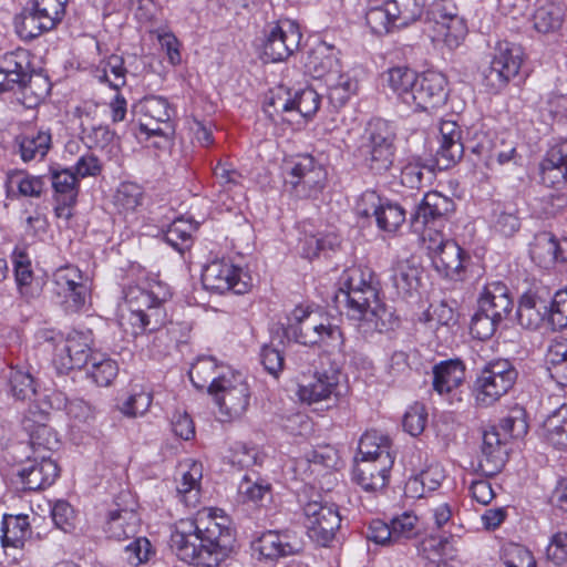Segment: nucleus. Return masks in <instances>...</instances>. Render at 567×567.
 Wrapping results in <instances>:
<instances>
[{"mask_svg": "<svg viewBox=\"0 0 567 567\" xmlns=\"http://www.w3.org/2000/svg\"><path fill=\"white\" fill-rule=\"evenodd\" d=\"M338 299L348 306V316L360 322L364 333L393 329L398 322L394 313L379 298L371 270L361 267L347 269L340 280Z\"/></svg>", "mask_w": 567, "mask_h": 567, "instance_id": "f257e3e1", "label": "nucleus"}, {"mask_svg": "<svg viewBox=\"0 0 567 567\" xmlns=\"http://www.w3.org/2000/svg\"><path fill=\"white\" fill-rule=\"evenodd\" d=\"M296 342L303 346L322 344L344 352V340L341 329L332 324L328 317L308 308L296 307L289 317V323L285 331Z\"/></svg>", "mask_w": 567, "mask_h": 567, "instance_id": "f03ea898", "label": "nucleus"}, {"mask_svg": "<svg viewBox=\"0 0 567 567\" xmlns=\"http://www.w3.org/2000/svg\"><path fill=\"white\" fill-rule=\"evenodd\" d=\"M208 393L229 419L240 417L249 405V386L244 375L231 368H224L218 377H214Z\"/></svg>", "mask_w": 567, "mask_h": 567, "instance_id": "7ed1b4c3", "label": "nucleus"}, {"mask_svg": "<svg viewBox=\"0 0 567 567\" xmlns=\"http://www.w3.org/2000/svg\"><path fill=\"white\" fill-rule=\"evenodd\" d=\"M53 292L65 311L78 312L91 298L92 280L78 266L66 264L52 275Z\"/></svg>", "mask_w": 567, "mask_h": 567, "instance_id": "20e7f679", "label": "nucleus"}, {"mask_svg": "<svg viewBox=\"0 0 567 567\" xmlns=\"http://www.w3.org/2000/svg\"><path fill=\"white\" fill-rule=\"evenodd\" d=\"M516 379L517 371L508 360L499 359L486 363L474 384L477 404H493L512 389Z\"/></svg>", "mask_w": 567, "mask_h": 567, "instance_id": "39448f33", "label": "nucleus"}, {"mask_svg": "<svg viewBox=\"0 0 567 567\" xmlns=\"http://www.w3.org/2000/svg\"><path fill=\"white\" fill-rule=\"evenodd\" d=\"M192 522L195 523V529L208 555L213 557V565H217L228 556L235 544V530L229 526L228 518L217 517L212 513H198Z\"/></svg>", "mask_w": 567, "mask_h": 567, "instance_id": "423d86ee", "label": "nucleus"}, {"mask_svg": "<svg viewBox=\"0 0 567 567\" xmlns=\"http://www.w3.org/2000/svg\"><path fill=\"white\" fill-rule=\"evenodd\" d=\"M425 22L431 25L433 38L443 41L450 49L457 48L467 34L465 20L451 1L440 0L430 4Z\"/></svg>", "mask_w": 567, "mask_h": 567, "instance_id": "0eeeda50", "label": "nucleus"}, {"mask_svg": "<svg viewBox=\"0 0 567 567\" xmlns=\"http://www.w3.org/2000/svg\"><path fill=\"white\" fill-rule=\"evenodd\" d=\"M360 147L365 165L375 174L390 169L394 161V134L384 122L371 124Z\"/></svg>", "mask_w": 567, "mask_h": 567, "instance_id": "6e6552de", "label": "nucleus"}, {"mask_svg": "<svg viewBox=\"0 0 567 567\" xmlns=\"http://www.w3.org/2000/svg\"><path fill=\"white\" fill-rule=\"evenodd\" d=\"M305 525L309 537L321 546H327L341 524L338 507L323 502L320 495L303 505Z\"/></svg>", "mask_w": 567, "mask_h": 567, "instance_id": "1a4fd4ad", "label": "nucleus"}, {"mask_svg": "<svg viewBox=\"0 0 567 567\" xmlns=\"http://www.w3.org/2000/svg\"><path fill=\"white\" fill-rule=\"evenodd\" d=\"M327 172L311 155H300L286 176L295 195L300 198L317 197L324 187Z\"/></svg>", "mask_w": 567, "mask_h": 567, "instance_id": "9d476101", "label": "nucleus"}, {"mask_svg": "<svg viewBox=\"0 0 567 567\" xmlns=\"http://www.w3.org/2000/svg\"><path fill=\"white\" fill-rule=\"evenodd\" d=\"M171 548L182 561L213 566V557L208 555L200 536L195 529V523L190 518L181 519L176 523L171 535Z\"/></svg>", "mask_w": 567, "mask_h": 567, "instance_id": "9b49d317", "label": "nucleus"}, {"mask_svg": "<svg viewBox=\"0 0 567 567\" xmlns=\"http://www.w3.org/2000/svg\"><path fill=\"white\" fill-rule=\"evenodd\" d=\"M131 307L134 324H140L143 330L154 331L164 324L166 313L163 307L164 298L153 291L134 288L126 296Z\"/></svg>", "mask_w": 567, "mask_h": 567, "instance_id": "f8f14e48", "label": "nucleus"}, {"mask_svg": "<svg viewBox=\"0 0 567 567\" xmlns=\"http://www.w3.org/2000/svg\"><path fill=\"white\" fill-rule=\"evenodd\" d=\"M265 37L264 55L271 62L289 58L301 40L299 27L291 20H281L269 25Z\"/></svg>", "mask_w": 567, "mask_h": 567, "instance_id": "ddd939ff", "label": "nucleus"}, {"mask_svg": "<svg viewBox=\"0 0 567 567\" xmlns=\"http://www.w3.org/2000/svg\"><path fill=\"white\" fill-rule=\"evenodd\" d=\"M91 339L87 333L73 331L55 349L53 362L61 372L86 367L94 355L91 351Z\"/></svg>", "mask_w": 567, "mask_h": 567, "instance_id": "4468645a", "label": "nucleus"}, {"mask_svg": "<svg viewBox=\"0 0 567 567\" xmlns=\"http://www.w3.org/2000/svg\"><path fill=\"white\" fill-rule=\"evenodd\" d=\"M523 48L508 41L499 42L491 62L486 79L493 86L502 87L518 74L523 63Z\"/></svg>", "mask_w": 567, "mask_h": 567, "instance_id": "2eb2a0df", "label": "nucleus"}, {"mask_svg": "<svg viewBox=\"0 0 567 567\" xmlns=\"http://www.w3.org/2000/svg\"><path fill=\"white\" fill-rule=\"evenodd\" d=\"M202 281L207 290L219 293L230 290L244 293L248 288L241 278V269L226 260H215L207 265L203 270Z\"/></svg>", "mask_w": 567, "mask_h": 567, "instance_id": "dca6fc26", "label": "nucleus"}, {"mask_svg": "<svg viewBox=\"0 0 567 567\" xmlns=\"http://www.w3.org/2000/svg\"><path fill=\"white\" fill-rule=\"evenodd\" d=\"M445 85L446 80L441 73L426 72L417 75L408 105L416 111H429L443 105L447 99Z\"/></svg>", "mask_w": 567, "mask_h": 567, "instance_id": "f3484780", "label": "nucleus"}, {"mask_svg": "<svg viewBox=\"0 0 567 567\" xmlns=\"http://www.w3.org/2000/svg\"><path fill=\"white\" fill-rule=\"evenodd\" d=\"M59 466L51 458V454L28 457L25 465L18 475L24 491H39L52 485L59 476Z\"/></svg>", "mask_w": 567, "mask_h": 567, "instance_id": "a211bd4d", "label": "nucleus"}, {"mask_svg": "<svg viewBox=\"0 0 567 567\" xmlns=\"http://www.w3.org/2000/svg\"><path fill=\"white\" fill-rule=\"evenodd\" d=\"M14 78H18V83L14 85L13 92L20 94L21 103L28 109L38 106L51 91L48 76L31 68L29 53L27 69H23L22 72L17 71Z\"/></svg>", "mask_w": 567, "mask_h": 567, "instance_id": "6ab92c4d", "label": "nucleus"}, {"mask_svg": "<svg viewBox=\"0 0 567 567\" xmlns=\"http://www.w3.org/2000/svg\"><path fill=\"white\" fill-rule=\"evenodd\" d=\"M394 464L393 454H382L377 461L360 460L353 470V480L367 492L383 489Z\"/></svg>", "mask_w": 567, "mask_h": 567, "instance_id": "aec40b11", "label": "nucleus"}, {"mask_svg": "<svg viewBox=\"0 0 567 567\" xmlns=\"http://www.w3.org/2000/svg\"><path fill=\"white\" fill-rule=\"evenodd\" d=\"M454 210L455 204L452 198L439 192H429L411 216V224L415 230H420L431 223L447 219Z\"/></svg>", "mask_w": 567, "mask_h": 567, "instance_id": "412c9836", "label": "nucleus"}, {"mask_svg": "<svg viewBox=\"0 0 567 567\" xmlns=\"http://www.w3.org/2000/svg\"><path fill=\"white\" fill-rule=\"evenodd\" d=\"M464 154L462 130L454 121H442L440 125V146L436 151V165L447 169L455 165Z\"/></svg>", "mask_w": 567, "mask_h": 567, "instance_id": "4be33fe9", "label": "nucleus"}, {"mask_svg": "<svg viewBox=\"0 0 567 567\" xmlns=\"http://www.w3.org/2000/svg\"><path fill=\"white\" fill-rule=\"evenodd\" d=\"M507 441L502 436L497 426H491L483 432L482 456L480 467L489 475L498 473L507 458Z\"/></svg>", "mask_w": 567, "mask_h": 567, "instance_id": "5701e85b", "label": "nucleus"}, {"mask_svg": "<svg viewBox=\"0 0 567 567\" xmlns=\"http://www.w3.org/2000/svg\"><path fill=\"white\" fill-rule=\"evenodd\" d=\"M300 548V543L288 532L268 530L252 542V549L267 559L293 555Z\"/></svg>", "mask_w": 567, "mask_h": 567, "instance_id": "b1692460", "label": "nucleus"}, {"mask_svg": "<svg viewBox=\"0 0 567 567\" xmlns=\"http://www.w3.org/2000/svg\"><path fill=\"white\" fill-rule=\"evenodd\" d=\"M540 181L548 187L567 183V141L550 147L539 164Z\"/></svg>", "mask_w": 567, "mask_h": 567, "instance_id": "393cba45", "label": "nucleus"}, {"mask_svg": "<svg viewBox=\"0 0 567 567\" xmlns=\"http://www.w3.org/2000/svg\"><path fill=\"white\" fill-rule=\"evenodd\" d=\"M477 305L491 318L502 322L509 316L514 303L507 287L499 281H494L484 287Z\"/></svg>", "mask_w": 567, "mask_h": 567, "instance_id": "a878e982", "label": "nucleus"}, {"mask_svg": "<svg viewBox=\"0 0 567 567\" xmlns=\"http://www.w3.org/2000/svg\"><path fill=\"white\" fill-rule=\"evenodd\" d=\"M431 259L435 270L446 278H454L463 268V249L454 240H441L430 245Z\"/></svg>", "mask_w": 567, "mask_h": 567, "instance_id": "bb28decb", "label": "nucleus"}, {"mask_svg": "<svg viewBox=\"0 0 567 567\" xmlns=\"http://www.w3.org/2000/svg\"><path fill=\"white\" fill-rule=\"evenodd\" d=\"M179 472L177 496L187 507H195L199 503L203 465L194 460H187L179 465Z\"/></svg>", "mask_w": 567, "mask_h": 567, "instance_id": "cd10ccee", "label": "nucleus"}, {"mask_svg": "<svg viewBox=\"0 0 567 567\" xmlns=\"http://www.w3.org/2000/svg\"><path fill=\"white\" fill-rule=\"evenodd\" d=\"M340 373L336 370L330 372H317L313 379L299 386V396L309 404L329 399L331 395H339Z\"/></svg>", "mask_w": 567, "mask_h": 567, "instance_id": "c85d7f7f", "label": "nucleus"}, {"mask_svg": "<svg viewBox=\"0 0 567 567\" xmlns=\"http://www.w3.org/2000/svg\"><path fill=\"white\" fill-rule=\"evenodd\" d=\"M565 13L566 8L560 0H538L533 14L535 30L544 34L558 31L564 23Z\"/></svg>", "mask_w": 567, "mask_h": 567, "instance_id": "c756f323", "label": "nucleus"}, {"mask_svg": "<svg viewBox=\"0 0 567 567\" xmlns=\"http://www.w3.org/2000/svg\"><path fill=\"white\" fill-rule=\"evenodd\" d=\"M19 154L24 163L42 159L52 146V135L49 130L29 131L16 137Z\"/></svg>", "mask_w": 567, "mask_h": 567, "instance_id": "7c9ffc66", "label": "nucleus"}, {"mask_svg": "<svg viewBox=\"0 0 567 567\" xmlns=\"http://www.w3.org/2000/svg\"><path fill=\"white\" fill-rule=\"evenodd\" d=\"M140 517L134 507L116 508L109 513L105 532L110 538L122 540L134 537L138 530Z\"/></svg>", "mask_w": 567, "mask_h": 567, "instance_id": "2f4dec72", "label": "nucleus"}, {"mask_svg": "<svg viewBox=\"0 0 567 567\" xmlns=\"http://www.w3.org/2000/svg\"><path fill=\"white\" fill-rule=\"evenodd\" d=\"M530 255L544 267L567 260V250L549 233H542L535 237Z\"/></svg>", "mask_w": 567, "mask_h": 567, "instance_id": "473e14b6", "label": "nucleus"}, {"mask_svg": "<svg viewBox=\"0 0 567 567\" xmlns=\"http://www.w3.org/2000/svg\"><path fill=\"white\" fill-rule=\"evenodd\" d=\"M433 388L440 394L457 388L465 378V368L461 360L443 361L433 368Z\"/></svg>", "mask_w": 567, "mask_h": 567, "instance_id": "72a5a7b5", "label": "nucleus"}, {"mask_svg": "<svg viewBox=\"0 0 567 567\" xmlns=\"http://www.w3.org/2000/svg\"><path fill=\"white\" fill-rule=\"evenodd\" d=\"M305 68L313 79H324V81H328L330 74L340 71V63L329 48L319 45L308 53Z\"/></svg>", "mask_w": 567, "mask_h": 567, "instance_id": "f704fd0d", "label": "nucleus"}, {"mask_svg": "<svg viewBox=\"0 0 567 567\" xmlns=\"http://www.w3.org/2000/svg\"><path fill=\"white\" fill-rule=\"evenodd\" d=\"M142 112L145 117L154 120L156 126L153 127L150 123L142 122L140 128L148 135H166V131L159 127V124L167 123L172 117V109L166 99L161 96L146 97L142 103Z\"/></svg>", "mask_w": 567, "mask_h": 567, "instance_id": "c9c22d12", "label": "nucleus"}, {"mask_svg": "<svg viewBox=\"0 0 567 567\" xmlns=\"http://www.w3.org/2000/svg\"><path fill=\"white\" fill-rule=\"evenodd\" d=\"M422 269L411 260H401L393 267L392 281L400 296L412 297L421 286Z\"/></svg>", "mask_w": 567, "mask_h": 567, "instance_id": "e433bc0d", "label": "nucleus"}, {"mask_svg": "<svg viewBox=\"0 0 567 567\" xmlns=\"http://www.w3.org/2000/svg\"><path fill=\"white\" fill-rule=\"evenodd\" d=\"M28 66V51L16 50L8 52L0 58V94L13 92L18 83L17 71L22 72Z\"/></svg>", "mask_w": 567, "mask_h": 567, "instance_id": "4c0bfd02", "label": "nucleus"}, {"mask_svg": "<svg viewBox=\"0 0 567 567\" xmlns=\"http://www.w3.org/2000/svg\"><path fill=\"white\" fill-rule=\"evenodd\" d=\"M545 362L550 378L557 384L567 386V339L555 338L550 341Z\"/></svg>", "mask_w": 567, "mask_h": 567, "instance_id": "58836bf2", "label": "nucleus"}, {"mask_svg": "<svg viewBox=\"0 0 567 567\" xmlns=\"http://www.w3.org/2000/svg\"><path fill=\"white\" fill-rule=\"evenodd\" d=\"M548 313L547 305L533 295L522 296L517 308V320L522 327L527 329L537 328Z\"/></svg>", "mask_w": 567, "mask_h": 567, "instance_id": "ea45409f", "label": "nucleus"}, {"mask_svg": "<svg viewBox=\"0 0 567 567\" xmlns=\"http://www.w3.org/2000/svg\"><path fill=\"white\" fill-rule=\"evenodd\" d=\"M326 85L329 102L334 107L343 106L358 90V82L349 74L341 73V71L330 74Z\"/></svg>", "mask_w": 567, "mask_h": 567, "instance_id": "a19ab883", "label": "nucleus"}, {"mask_svg": "<svg viewBox=\"0 0 567 567\" xmlns=\"http://www.w3.org/2000/svg\"><path fill=\"white\" fill-rule=\"evenodd\" d=\"M546 442L558 450H567V405L564 404L544 422Z\"/></svg>", "mask_w": 567, "mask_h": 567, "instance_id": "79ce46f5", "label": "nucleus"}, {"mask_svg": "<svg viewBox=\"0 0 567 567\" xmlns=\"http://www.w3.org/2000/svg\"><path fill=\"white\" fill-rule=\"evenodd\" d=\"M52 187L58 195V200L62 203L63 207H56V215H61V210L65 206L71 205L78 194V177L70 169L51 171Z\"/></svg>", "mask_w": 567, "mask_h": 567, "instance_id": "37998d69", "label": "nucleus"}, {"mask_svg": "<svg viewBox=\"0 0 567 567\" xmlns=\"http://www.w3.org/2000/svg\"><path fill=\"white\" fill-rule=\"evenodd\" d=\"M416 80L417 74L405 66L392 68L386 72L388 86L406 105L411 101Z\"/></svg>", "mask_w": 567, "mask_h": 567, "instance_id": "c03bdc74", "label": "nucleus"}, {"mask_svg": "<svg viewBox=\"0 0 567 567\" xmlns=\"http://www.w3.org/2000/svg\"><path fill=\"white\" fill-rule=\"evenodd\" d=\"M386 4L395 28L410 25L423 13V3L420 0H389Z\"/></svg>", "mask_w": 567, "mask_h": 567, "instance_id": "a18cd8bd", "label": "nucleus"}, {"mask_svg": "<svg viewBox=\"0 0 567 567\" xmlns=\"http://www.w3.org/2000/svg\"><path fill=\"white\" fill-rule=\"evenodd\" d=\"M360 460L377 461L382 454H392L391 441L386 435L378 431H367L359 442Z\"/></svg>", "mask_w": 567, "mask_h": 567, "instance_id": "49530a36", "label": "nucleus"}, {"mask_svg": "<svg viewBox=\"0 0 567 567\" xmlns=\"http://www.w3.org/2000/svg\"><path fill=\"white\" fill-rule=\"evenodd\" d=\"M16 31L21 39L32 40L45 31L52 30L44 20L27 4L23 10L14 18Z\"/></svg>", "mask_w": 567, "mask_h": 567, "instance_id": "de8ad7c7", "label": "nucleus"}, {"mask_svg": "<svg viewBox=\"0 0 567 567\" xmlns=\"http://www.w3.org/2000/svg\"><path fill=\"white\" fill-rule=\"evenodd\" d=\"M7 187L17 186L19 195L24 197H40L45 186L43 176H32L23 171H10L6 179Z\"/></svg>", "mask_w": 567, "mask_h": 567, "instance_id": "09e8293b", "label": "nucleus"}, {"mask_svg": "<svg viewBox=\"0 0 567 567\" xmlns=\"http://www.w3.org/2000/svg\"><path fill=\"white\" fill-rule=\"evenodd\" d=\"M30 535L28 516H10L2 523V545L22 547Z\"/></svg>", "mask_w": 567, "mask_h": 567, "instance_id": "8fccbe9b", "label": "nucleus"}, {"mask_svg": "<svg viewBox=\"0 0 567 567\" xmlns=\"http://www.w3.org/2000/svg\"><path fill=\"white\" fill-rule=\"evenodd\" d=\"M68 0H31L27 4L53 29L63 18Z\"/></svg>", "mask_w": 567, "mask_h": 567, "instance_id": "3c124183", "label": "nucleus"}, {"mask_svg": "<svg viewBox=\"0 0 567 567\" xmlns=\"http://www.w3.org/2000/svg\"><path fill=\"white\" fill-rule=\"evenodd\" d=\"M89 373L93 381L101 386H107L115 379L118 372L117 363L104 354L94 353Z\"/></svg>", "mask_w": 567, "mask_h": 567, "instance_id": "603ef678", "label": "nucleus"}, {"mask_svg": "<svg viewBox=\"0 0 567 567\" xmlns=\"http://www.w3.org/2000/svg\"><path fill=\"white\" fill-rule=\"evenodd\" d=\"M193 225L183 219H175L164 233L165 241L179 252L190 247Z\"/></svg>", "mask_w": 567, "mask_h": 567, "instance_id": "864d4df0", "label": "nucleus"}, {"mask_svg": "<svg viewBox=\"0 0 567 567\" xmlns=\"http://www.w3.org/2000/svg\"><path fill=\"white\" fill-rule=\"evenodd\" d=\"M142 200V187L132 182L121 183L114 195V205L123 212H134Z\"/></svg>", "mask_w": 567, "mask_h": 567, "instance_id": "5fc2aeb1", "label": "nucleus"}, {"mask_svg": "<svg viewBox=\"0 0 567 567\" xmlns=\"http://www.w3.org/2000/svg\"><path fill=\"white\" fill-rule=\"evenodd\" d=\"M264 111L271 120L280 114H293V96L290 90L279 86L270 91Z\"/></svg>", "mask_w": 567, "mask_h": 567, "instance_id": "6e6d98bb", "label": "nucleus"}, {"mask_svg": "<svg viewBox=\"0 0 567 567\" xmlns=\"http://www.w3.org/2000/svg\"><path fill=\"white\" fill-rule=\"evenodd\" d=\"M375 220L378 226L385 231H395L405 220V209L389 200L382 203Z\"/></svg>", "mask_w": 567, "mask_h": 567, "instance_id": "4d7b16f0", "label": "nucleus"}, {"mask_svg": "<svg viewBox=\"0 0 567 567\" xmlns=\"http://www.w3.org/2000/svg\"><path fill=\"white\" fill-rule=\"evenodd\" d=\"M224 368L225 367L217 365L213 358L199 359L190 368L189 379L196 388L203 389L206 385L209 386L214 377H218V373H220Z\"/></svg>", "mask_w": 567, "mask_h": 567, "instance_id": "13d9d810", "label": "nucleus"}, {"mask_svg": "<svg viewBox=\"0 0 567 567\" xmlns=\"http://www.w3.org/2000/svg\"><path fill=\"white\" fill-rule=\"evenodd\" d=\"M27 433L34 455L50 454L59 446L56 434L49 425L37 426V430Z\"/></svg>", "mask_w": 567, "mask_h": 567, "instance_id": "bf43d9fd", "label": "nucleus"}, {"mask_svg": "<svg viewBox=\"0 0 567 567\" xmlns=\"http://www.w3.org/2000/svg\"><path fill=\"white\" fill-rule=\"evenodd\" d=\"M7 378L10 392L16 399L27 400L34 395L33 378L29 372L11 367Z\"/></svg>", "mask_w": 567, "mask_h": 567, "instance_id": "052dcab7", "label": "nucleus"}, {"mask_svg": "<svg viewBox=\"0 0 567 567\" xmlns=\"http://www.w3.org/2000/svg\"><path fill=\"white\" fill-rule=\"evenodd\" d=\"M365 21L374 34H386L394 27V21L390 17V10L386 2L380 7H373L365 13Z\"/></svg>", "mask_w": 567, "mask_h": 567, "instance_id": "680f3d73", "label": "nucleus"}, {"mask_svg": "<svg viewBox=\"0 0 567 567\" xmlns=\"http://www.w3.org/2000/svg\"><path fill=\"white\" fill-rule=\"evenodd\" d=\"M416 523L417 517L411 513L393 517L390 523L393 543L396 544L416 536Z\"/></svg>", "mask_w": 567, "mask_h": 567, "instance_id": "e2e57ef3", "label": "nucleus"}, {"mask_svg": "<svg viewBox=\"0 0 567 567\" xmlns=\"http://www.w3.org/2000/svg\"><path fill=\"white\" fill-rule=\"evenodd\" d=\"M320 95L312 89H303L293 94V113L305 118L313 116L319 110Z\"/></svg>", "mask_w": 567, "mask_h": 567, "instance_id": "0e129e2a", "label": "nucleus"}, {"mask_svg": "<svg viewBox=\"0 0 567 567\" xmlns=\"http://www.w3.org/2000/svg\"><path fill=\"white\" fill-rule=\"evenodd\" d=\"M14 276L18 288L22 296H28L29 286L33 280L31 260L24 251L13 254Z\"/></svg>", "mask_w": 567, "mask_h": 567, "instance_id": "69168bd1", "label": "nucleus"}, {"mask_svg": "<svg viewBox=\"0 0 567 567\" xmlns=\"http://www.w3.org/2000/svg\"><path fill=\"white\" fill-rule=\"evenodd\" d=\"M126 69L123 58L116 54L111 55L103 68L102 81L109 82L110 86L118 91L126 83Z\"/></svg>", "mask_w": 567, "mask_h": 567, "instance_id": "338daca9", "label": "nucleus"}, {"mask_svg": "<svg viewBox=\"0 0 567 567\" xmlns=\"http://www.w3.org/2000/svg\"><path fill=\"white\" fill-rule=\"evenodd\" d=\"M548 315L555 328H567V290H560L555 293Z\"/></svg>", "mask_w": 567, "mask_h": 567, "instance_id": "774afa93", "label": "nucleus"}]
</instances>
